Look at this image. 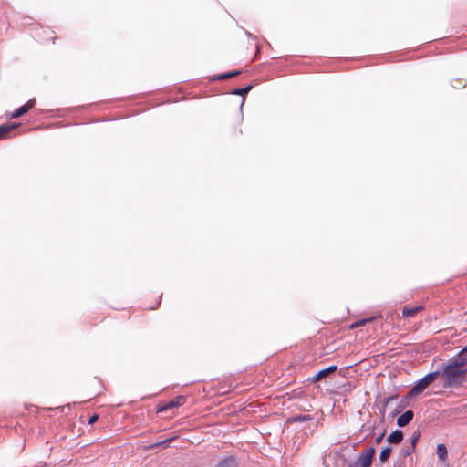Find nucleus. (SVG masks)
Segmentation results:
<instances>
[{"label":"nucleus","instance_id":"20","mask_svg":"<svg viewBox=\"0 0 467 467\" xmlns=\"http://www.w3.org/2000/svg\"><path fill=\"white\" fill-rule=\"evenodd\" d=\"M99 419V416L97 414H94L93 416H91L88 420V424L92 425L94 424Z\"/></svg>","mask_w":467,"mask_h":467},{"label":"nucleus","instance_id":"7","mask_svg":"<svg viewBox=\"0 0 467 467\" xmlns=\"http://www.w3.org/2000/svg\"><path fill=\"white\" fill-rule=\"evenodd\" d=\"M413 411L412 410H407L402 415H400L397 420V424L400 427L406 426L410 420L413 419Z\"/></svg>","mask_w":467,"mask_h":467},{"label":"nucleus","instance_id":"10","mask_svg":"<svg viewBox=\"0 0 467 467\" xmlns=\"http://www.w3.org/2000/svg\"><path fill=\"white\" fill-rule=\"evenodd\" d=\"M17 127V124H5L0 125V140L5 139L8 133L15 130Z\"/></svg>","mask_w":467,"mask_h":467},{"label":"nucleus","instance_id":"14","mask_svg":"<svg viewBox=\"0 0 467 467\" xmlns=\"http://www.w3.org/2000/svg\"><path fill=\"white\" fill-rule=\"evenodd\" d=\"M421 309V306H416V307H404L403 308V316L405 317H413L415 314H417Z\"/></svg>","mask_w":467,"mask_h":467},{"label":"nucleus","instance_id":"22","mask_svg":"<svg viewBox=\"0 0 467 467\" xmlns=\"http://www.w3.org/2000/svg\"><path fill=\"white\" fill-rule=\"evenodd\" d=\"M394 399H395L394 396L385 399L384 405L387 406Z\"/></svg>","mask_w":467,"mask_h":467},{"label":"nucleus","instance_id":"18","mask_svg":"<svg viewBox=\"0 0 467 467\" xmlns=\"http://www.w3.org/2000/svg\"><path fill=\"white\" fill-rule=\"evenodd\" d=\"M252 88L251 86H248V87H245L242 89H237L235 90V94H238V95H244V94H247L249 92V90Z\"/></svg>","mask_w":467,"mask_h":467},{"label":"nucleus","instance_id":"9","mask_svg":"<svg viewBox=\"0 0 467 467\" xmlns=\"http://www.w3.org/2000/svg\"><path fill=\"white\" fill-rule=\"evenodd\" d=\"M183 398L182 397H177L176 400L169 401L167 404L162 406L159 411L167 410L170 409H173L175 407H179L182 404Z\"/></svg>","mask_w":467,"mask_h":467},{"label":"nucleus","instance_id":"4","mask_svg":"<svg viewBox=\"0 0 467 467\" xmlns=\"http://www.w3.org/2000/svg\"><path fill=\"white\" fill-rule=\"evenodd\" d=\"M451 363L458 368H464L467 365V346L455 357L450 360Z\"/></svg>","mask_w":467,"mask_h":467},{"label":"nucleus","instance_id":"2","mask_svg":"<svg viewBox=\"0 0 467 467\" xmlns=\"http://www.w3.org/2000/svg\"><path fill=\"white\" fill-rule=\"evenodd\" d=\"M440 376V372H431L422 378L409 392V397L416 396L424 391Z\"/></svg>","mask_w":467,"mask_h":467},{"label":"nucleus","instance_id":"19","mask_svg":"<svg viewBox=\"0 0 467 467\" xmlns=\"http://www.w3.org/2000/svg\"><path fill=\"white\" fill-rule=\"evenodd\" d=\"M310 420V417L307 415H300V416H296V417L293 418L294 421H306V420Z\"/></svg>","mask_w":467,"mask_h":467},{"label":"nucleus","instance_id":"23","mask_svg":"<svg viewBox=\"0 0 467 467\" xmlns=\"http://www.w3.org/2000/svg\"><path fill=\"white\" fill-rule=\"evenodd\" d=\"M420 433L417 434V436H415L412 440V444L414 445V443L416 442L418 437H419Z\"/></svg>","mask_w":467,"mask_h":467},{"label":"nucleus","instance_id":"6","mask_svg":"<svg viewBox=\"0 0 467 467\" xmlns=\"http://www.w3.org/2000/svg\"><path fill=\"white\" fill-rule=\"evenodd\" d=\"M237 460L234 456H227L220 460L215 467H237Z\"/></svg>","mask_w":467,"mask_h":467},{"label":"nucleus","instance_id":"13","mask_svg":"<svg viewBox=\"0 0 467 467\" xmlns=\"http://www.w3.org/2000/svg\"><path fill=\"white\" fill-rule=\"evenodd\" d=\"M390 453H391V448L390 447H386V448L382 449V451H381V452L379 454L380 462H387L388 459L390 456Z\"/></svg>","mask_w":467,"mask_h":467},{"label":"nucleus","instance_id":"24","mask_svg":"<svg viewBox=\"0 0 467 467\" xmlns=\"http://www.w3.org/2000/svg\"><path fill=\"white\" fill-rule=\"evenodd\" d=\"M349 467H352V466H349Z\"/></svg>","mask_w":467,"mask_h":467},{"label":"nucleus","instance_id":"17","mask_svg":"<svg viewBox=\"0 0 467 467\" xmlns=\"http://www.w3.org/2000/svg\"><path fill=\"white\" fill-rule=\"evenodd\" d=\"M174 440V438H170V439H167V440H164L161 442H158L155 444L156 447H168L169 444Z\"/></svg>","mask_w":467,"mask_h":467},{"label":"nucleus","instance_id":"21","mask_svg":"<svg viewBox=\"0 0 467 467\" xmlns=\"http://www.w3.org/2000/svg\"><path fill=\"white\" fill-rule=\"evenodd\" d=\"M383 437H384V433H381L379 436H378V437L376 438L375 442H376L377 444H379V443L382 441Z\"/></svg>","mask_w":467,"mask_h":467},{"label":"nucleus","instance_id":"3","mask_svg":"<svg viewBox=\"0 0 467 467\" xmlns=\"http://www.w3.org/2000/svg\"><path fill=\"white\" fill-rule=\"evenodd\" d=\"M375 454L374 448L367 449L358 458L357 464H359L361 467H371L372 460Z\"/></svg>","mask_w":467,"mask_h":467},{"label":"nucleus","instance_id":"15","mask_svg":"<svg viewBox=\"0 0 467 467\" xmlns=\"http://www.w3.org/2000/svg\"><path fill=\"white\" fill-rule=\"evenodd\" d=\"M239 74H240V71L235 70V71L230 72V73L222 74L217 78L220 80H223V79H227V78L238 76Z\"/></svg>","mask_w":467,"mask_h":467},{"label":"nucleus","instance_id":"11","mask_svg":"<svg viewBox=\"0 0 467 467\" xmlns=\"http://www.w3.org/2000/svg\"><path fill=\"white\" fill-rule=\"evenodd\" d=\"M402 431L397 430L388 436L387 441L390 443H400L402 441Z\"/></svg>","mask_w":467,"mask_h":467},{"label":"nucleus","instance_id":"1","mask_svg":"<svg viewBox=\"0 0 467 467\" xmlns=\"http://www.w3.org/2000/svg\"><path fill=\"white\" fill-rule=\"evenodd\" d=\"M440 375L443 379L444 388H456L461 386L467 377V368H458L449 361Z\"/></svg>","mask_w":467,"mask_h":467},{"label":"nucleus","instance_id":"8","mask_svg":"<svg viewBox=\"0 0 467 467\" xmlns=\"http://www.w3.org/2000/svg\"><path fill=\"white\" fill-rule=\"evenodd\" d=\"M33 107V103L31 101L27 102L26 105L20 107L17 110L11 114V118H19L26 114L31 108Z\"/></svg>","mask_w":467,"mask_h":467},{"label":"nucleus","instance_id":"12","mask_svg":"<svg viewBox=\"0 0 467 467\" xmlns=\"http://www.w3.org/2000/svg\"><path fill=\"white\" fill-rule=\"evenodd\" d=\"M437 455L441 461H445L448 455L447 448L444 444L441 443L437 446Z\"/></svg>","mask_w":467,"mask_h":467},{"label":"nucleus","instance_id":"5","mask_svg":"<svg viewBox=\"0 0 467 467\" xmlns=\"http://www.w3.org/2000/svg\"><path fill=\"white\" fill-rule=\"evenodd\" d=\"M337 366H330L325 369L320 370L318 373H317L315 376H313L309 379L311 380V382H317V381L321 380L322 379L334 373L335 371H337Z\"/></svg>","mask_w":467,"mask_h":467},{"label":"nucleus","instance_id":"16","mask_svg":"<svg viewBox=\"0 0 467 467\" xmlns=\"http://www.w3.org/2000/svg\"><path fill=\"white\" fill-rule=\"evenodd\" d=\"M371 319H361L356 323H353L350 327L351 328H355V327H361V326H364L366 325L368 322H369Z\"/></svg>","mask_w":467,"mask_h":467}]
</instances>
